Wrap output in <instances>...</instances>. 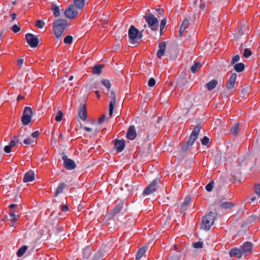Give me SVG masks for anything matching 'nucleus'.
Segmentation results:
<instances>
[{"label":"nucleus","instance_id":"nucleus-1","mask_svg":"<svg viewBox=\"0 0 260 260\" xmlns=\"http://www.w3.org/2000/svg\"><path fill=\"white\" fill-rule=\"evenodd\" d=\"M68 25L67 20L65 19H58L55 21L53 25V29L55 37L59 38Z\"/></svg>","mask_w":260,"mask_h":260},{"label":"nucleus","instance_id":"nucleus-2","mask_svg":"<svg viewBox=\"0 0 260 260\" xmlns=\"http://www.w3.org/2000/svg\"><path fill=\"white\" fill-rule=\"evenodd\" d=\"M217 216V213L211 211L209 214L204 216L202 217V222L201 223V229L206 231H208L211 225H213L214 220Z\"/></svg>","mask_w":260,"mask_h":260},{"label":"nucleus","instance_id":"nucleus-3","mask_svg":"<svg viewBox=\"0 0 260 260\" xmlns=\"http://www.w3.org/2000/svg\"><path fill=\"white\" fill-rule=\"evenodd\" d=\"M149 27L153 31H156L158 28L159 21L158 19L151 13H146L144 16Z\"/></svg>","mask_w":260,"mask_h":260},{"label":"nucleus","instance_id":"nucleus-4","mask_svg":"<svg viewBox=\"0 0 260 260\" xmlns=\"http://www.w3.org/2000/svg\"><path fill=\"white\" fill-rule=\"evenodd\" d=\"M129 43L134 47L140 44L141 41L138 40L139 30L134 25H131L128 31Z\"/></svg>","mask_w":260,"mask_h":260},{"label":"nucleus","instance_id":"nucleus-5","mask_svg":"<svg viewBox=\"0 0 260 260\" xmlns=\"http://www.w3.org/2000/svg\"><path fill=\"white\" fill-rule=\"evenodd\" d=\"M10 210L9 211V216L6 215L4 220L6 221H10L11 226L13 227L16 223V215L15 214L16 204H12L9 205Z\"/></svg>","mask_w":260,"mask_h":260},{"label":"nucleus","instance_id":"nucleus-6","mask_svg":"<svg viewBox=\"0 0 260 260\" xmlns=\"http://www.w3.org/2000/svg\"><path fill=\"white\" fill-rule=\"evenodd\" d=\"M32 115V111L31 108L29 107H25L21 117V121L23 125H26L28 124L30 122Z\"/></svg>","mask_w":260,"mask_h":260},{"label":"nucleus","instance_id":"nucleus-7","mask_svg":"<svg viewBox=\"0 0 260 260\" xmlns=\"http://www.w3.org/2000/svg\"><path fill=\"white\" fill-rule=\"evenodd\" d=\"M159 180L154 179L144 190L143 194L148 195L154 192L158 187Z\"/></svg>","mask_w":260,"mask_h":260},{"label":"nucleus","instance_id":"nucleus-8","mask_svg":"<svg viewBox=\"0 0 260 260\" xmlns=\"http://www.w3.org/2000/svg\"><path fill=\"white\" fill-rule=\"evenodd\" d=\"M62 159L63 160V166L68 170H72L76 168V165L74 161L70 158L64 153L62 154Z\"/></svg>","mask_w":260,"mask_h":260},{"label":"nucleus","instance_id":"nucleus-9","mask_svg":"<svg viewBox=\"0 0 260 260\" xmlns=\"http://www.w3.org/2000/svg\"><path fill=\"white\" fill-rule=\"evenodd\" d=\"M202 128L201 124H198L193 129L192 132L189 140L187 141L190 145H192L194 141L198 138L199 132Z\"/></svg>","mask_w":260,"mask_h":260},{"label":"nucleus","instance_id":"nucleus-10","mask_svg":"<svg viewBox=\"0 0 260 260\" xmlns=\"http://www.w3.org/2000/svg\"><path fill=\"white\" fill-rule=\"evenodd\" d=\"M78 12L76 10L73 5H71L64 11V14L66 17L70 19H74L78 15Z\"/></svg>","mask_w":260,"mask_h":260},{"label":"nucleus","instance_id":"nucleus-11","mask_svg":"<svg viewBox=\"0 0 260 260\" xmlns=\"http://www.w3.org/2000/svg\"><path fill=\"white\" fill-rule=\"evenodd\" d=\"M25 39L27 43L31 47L35 48L39 44L38 39L31 34H27L25 35Z\"/></svg>","mask_w":260,"mask_h":260},{"label":"nucleus","instance_id":"nucleus-12","mask_svg":"<svg viewBox=\"0 0 260 260\" xmlns=\"http://www.w3.org/2000/svg\"><path fill=\"white\" fill-rule=\"evenodd\" d=\"M110 98L112 99V100L110 101L109 104V115L110 117H111L113 114V110L114 108V107L115 106V101H116V98L115 93L113 91H111L110 92Z\"/></svg>","mask_w":260,"mask_h":260},{"label":"nucleus","instance_id":"nucleus-13","mask_svg":"<svg viewBox=\"0 0 260 260\" xmlns=\"http://www.w3.org/2000/svg\"><path fill=\"white\" fill-rule=\"evenodd\" d=\"M237 77V75L236 73H234L232 74L230 79L226 83V88L229 90H231L233 88L234 85L235 84L236 80Z\"/></svg>","mask_w":260,"mask_h":260},{"label":"nucleus","instance_id":"nucleus-14","mask_svg":"<svg viewBox=\"0 0 260 260\" xmlns=\"http://www.w3.org/2000/svg\"><path fill=\"white\" fill-rule=\"evenodd\" d=\"M136 136L137 133L135 126L134 125L130 126L127 132L126 138L131 140H133Z\"/></svg>","mask_w":260,"mask_h":260},{"label":"nucleus","instance_id":"nucleus-15","mask_svg":"<svg viewBox=\"0 0 260 260\" xmlns=\"http://www.w3.org/2000/svg\"><path fill=\"white\" fill-rule=\"evenodd\" d=\"M114 145L117 151L121 152L125 147V141L124 140L116 139Z\"/></svg>","mask_w":260,"mask_h":260},{"label":"nucleus","instance_id":"nucleus-16","mask_svg":"<svg viewBox=\"0 0 260 260\" xmlns=\"http://www.w3.org/2000/svg\"><path fill=\"white\" fill-rule=\"evenodd\" d=\"M242 249V253H250L252 249V244L249 242H246L241 246Z\"/></svg>","mask_w":260,"mask_h":260},{"label":"nucleus","instance_id":"nucleus-17","mask_svg":"<svg viewBox=\"0 0 260 260\" xmlns=\"http://www.w3.org/2000/svg\"><path fill=\"white\" fill-rule=\"evenodd\" d=\"M159 49L157 52V56L158 58L161 57L165 54L166 47V43L165 42L163 41L159 44Z\"/></svg>","mask_w":260,"mask_h":260},{"label":"nucleus","instance_id":"nucleus-18","mask_svg":"<svg viewBox=\"0 0 260 260\" xmlns=\"http://www.w3.org/2000/svg\"><path fill=\"white\" fill-rule=\"evenodd\" d=\"M230 255L231 257L236 256L239 258L242 256V252L241 249L238 248H233L231 250Z\"/></svg>","mask_w":260,"mask_h":260},{"label":"nucleus","instance_id":"nucleus-19","mask_svg":"<svg viewBox=\"0 0 260 260\" xmlns=\"http://www.w3.org/2000/svg\"><path fill=\"white\" fill-rule=\"evenodd\" d=\"M35 179V173L32 171H29L27 172L23 177V181L27 182L28 181H32Z\"/></svg>","mask_w":260,"mask_h":260},{"label":"nucleus","instance_id":"nucleus-20","mask_svg":"<svg viewBox=\"0 0 260 260\" xmlns=\"http://www.w3.org/2000/svg\"><path fill=\"white\" fill-rule=\"evenodd\" d=\"M15 136L13 137V140H12L9 145L6 146L4 148V151L5 152L9 153L11 151V148L15 146L16 145V140L15 139Z\"/></svg>","mask_w":260,"mask_h":260},{"label":"nucleus","instance_id":"nucleus-21","mask_svg":"<svg viewBox=\"0 0 260 260\" xmlns=\"http://www.w3.org/2000/svg\"><path fill=\"white\" fill-rule=\"evenodd\" d=\"M79 116L82 120L85 121L87 119V112L85 104L80 108Z\"/></svg>","mask_w":260,"mask_h":260},{"label":"nucleus","instance_id":"nucleus-22","mask_svg":"<svg viewBox=\"0 0 260 260\" xmlns=\"http://www.w3.org/2000/svg\"><path fill=\"white\" fill-rule=\"evenodd\" d=\"M147 248L148 246H145L139 249L136 257V260H139L146 252Z\"/></svg>","mask_w":260,"mask_h":260},{"label":"nucleus","instance_id":"nucleus-23","mask_svg":"<svg viewBox=\"0 0 260 260\" xmlns=\"http://www.w3.org/2000/svg\"><path fill=\"white\" fill-rule=\"evenodd\" d=\"M74 6L78 9H82L85 5V0H74Z\"/></svg>","mask_w":260,"mask_h":260},{"label":"nucleus","instance_id":"nucleus-24","mask_svg":"<svg viewBox=\"0 0 260 260\" xmlns=\"http://www.w3.org/2000/svg\"><path fill=\"white\" fill-rule=\"evenodd\" d=\"M123 206V203L120 202L111 211V214L113 216L115 215L117 213H118L122 208Z\"/></svg>","mask_w":260,"mask_h":260},{"label":"nucleus","instance_id":"nucleus-25","mask_svg":"<svg viewBox=\"0 0 260 260\" xmlns=\"http://www.w3.org/2000/svg\"><path fill=\"white\" fill-rule=\"evenodd\" d=\"M103 66L102 64H96L93 67L92 73L93 74L99 75L102 72Z\"/></svg>","mask_w":260,"mask_h":260},{"label":"nucleus","instance_id":"nucleus-26","mask_svg":"<svg viewBox=\"0 0 260 260\" xmlns=\"http://www.w3.org/2000/svg\"><path fill=\"white\" fill-rule=\"evenodd\" d=\"M28 247L26 245H23L21 246L17 250V257H22L26 252Z\"/></svg>","mask_w":260,"mask_h":260},{"label":"nucleus","instance_id":"nucleus-27","mask_svg":"<svg viewBox=\"0 0 260 260\" xmlns=\"http://www.w3.org/2000/svg\"><path fill=\"white\" fill-rule=\"evenodd\" d=\"M51 10L53 13V15L55 17H58L60 14V10L58 6H56L55 4H52Z\"/></svg>","mask_w":260,"mask_h":260},{"label":"nucleus","instance_id":"nucleus-28","mask_svg":"<svg viewBox=\"0 0 260 260\" xmlns=\"http://www.w3.org/2000/svg\"><path fill=\"white\" fill-rule=\"evenodd\" d=\"M233 66L234 70L238 73L243 71L245 69V65L242 62L236 63Z\"/></svg>","mask_w":260,"mask_h":260},{"label":"nucleus","instance_id":"nucleus-29","mask_svg":"<svg viewBox=\"0 0 260 260\" xmlns=\"http://www.w3.org/2000/svg\"><path fill=\"white\" fill-rule=\"evenodd\" d=\"M218 82L216 80H212L206 84V86L209 90H213L217 85Z\"/></svg>","mask_w":260,"mask_h":260},{"label":"nucleus","instance_id":"nucleus-30","mask_svg":"<svg viewBox=\"0 0 260 260\" xmlns=\"http://www.w3.org/2000/svg\"><path fill=\"white\" fill-rule=\"evenodd\" d=\"M91 248L90 247H86L84 249L83 251V256L85 258H88L91 254Z\"/></svg>","mask_w":260,"mask_h":260},{"label":"nucleus","instance_id":"nucleus-31","mask_svg":"<svg viewBox=\"0 0 260 260\" xmlns=\"http://www.w3.org/2000/svg\"><path fill=\"white\" fill-rule=\"evenodd\" d=\"M66 185L64 183H61L57 188V190H56L55 193V197H57L58 194L62 192L63 189L65 188Z\"/></svg>","mask_w":260,"mask_h":260},{"label":"nucleus","instance_id":"nucleus-32","mask_svg":"<svg viewBox=\"0 0 260 260\" xmlns=\"http://www.w3.org/2000/svg\"><path fill=\"white\" fill-rule=\"evenodd\" d=\"M239 128V123L236 124L234 126H233L231 128V132L234 136H236L237 135Z\"/></svg>","mask_w":260,"mask_h":260},{"label":"nucleus","instance_id":"nucleus-33","mask_svg":"<svg viewBox=\"0 0 260 260\" xmlns=\"http://www.w3.org/2000/svg\"><path fill=\"white\" fill-rule=\"evenodd\" d=\"M200 67L201 63L200 62H195L193 65L191 67V72L195 73Z\"/></svg>","mask_w":260,"mask_h":260},{"label":"nucleus","instance_id":"nucleus-34","mask_svg":"<svg viewBox=\"0 0 260 260\" xmlns=\"http://www.w3.org/2000/svg\"><path fill=\"white\" fill-rule=\"evenodd\" d=\"M167 23V19L164 18L160 21V34L161 35L163 33V30L165 28V26Z\"/></svg>","mask_w":260,"mask_h":260},{"label":"nucleus","instance_id":"nucleus-35","mask_svg":"<svg viewBox=\"0 0 260 260\" xmlns=\"http://www.w3.org/2000/svg\"><path fill=\"white\" fill-rule=\"evenodd\" d=\"M186 83V79L183 77H181L177 80V85L179 87H181Z\"/></svg>","mask_w":260,"mask_h":260},{"label":"nucleus","instance_id":"nucleus-36","mask_svg":"<svg viewBox=\"0 0 260 260\" xmlns=\"http://www.w3.org/2000/svg\"><path fill=\"white\" fill-rule=\"evenodd\" d=\"M169 57L171 59H175L177 58V54L175 50H169Z\"/></svg>","mask_w":260,"mask_h":260},{"label":"nucleus","instance_id":"nucleus-37","mask_svg":"<svg viewBox=\"0 0 260 260\" xmlns=\"http://www.w3.org/2000/svg\"><path fill=\"white\" fill-rule=\"evenodd\" d=\"M189 24V20L188 18H185L182 21V24L181 25L180 28L184 30L188 27V25Z\"/></svg>","mask_w":260,"mask_h":260},{"label":"nucleus","instance_id":"nucleus-38","mask_svg":"<svg viewBox=\"0 0 260 260\" xmlns=\"http://www.w3.org/2000/svg\"><path fill=\"white\" fill-rule=\"evenodd\" d=\"M246 25L245 23H242L240 27L238 28V33L240 36H241L244 34V30L246 29Z\"/></svg>","mask_w":260,"mask_h":260},{"label":"nucleus","instance_id":"nucleus-39","mask_svg":"<svg viewBox=\"0 0 260 260\" xmlns=\"http://www.w3.org/2000/svg\"><path fill=\"white\" fill-rule=\"evenodd\" d=\"M233 206L234 205L231 202H224L221 205V207L224 209H229Z\"/></svg>","mask_w":260,"mask_h":260},{"label":"nucleus","instance_id":"nucleus-40","mask_svg":"<svg viewBox=\"0 0 260 260\" xmlns=\"http://www.w3.org/2000/svg\"><path fill=\"white\" fill-rule=\"evenodd\" d=\"M252 54V52L250 51V50L249 48H245L244 49V52L243 53V56L246 57L248 58L249 56H250Z\"/></svg>","mask_w":260,"mask_h":260},{"label":"nucleus","instance_id":"nucleus-41","mask_svg":"<svg viewBox=\"0 0 260 260\" xmlns=\"http://www.w3.org/2000/svg\"><path fill=\"white\" fill-rule=\"evenodd\" d=\"M240 60V56L239 55H235L232 59L231 61V65L234 66L236 64V62L239 61Z\"/></svg>","mask_w":260,"mask_h":260},{"label":"nucleus","instance_id":"nucleus-42","mask_svg":"<svg viewBox=\"0 0 260 260\" xmlns=\"http://www.w3.org/2000/svg\"><path fill=\"white\" fill-rule=\"evenodd\" d=\"M63 41L65 44H71L73 41V37L71 36H67L64 38Z\"/></svg>","mask_w":260,"mask_h":260},{"label":"nucleus","instance_id":"nucleus-43","mask_svg":"<svg viewBox=\"0 0 260 260\" xmlns=\"http://www.w3.org/2000/svg\"><path fill=\"white\" fill-rule=\"evenodd\" d=\"M63 113L61 111L57 112L56 116L55 117V120L56 121H60L62 119Z\"/></svg>","mask_w":260,"mask_h":260},{"label":"nucleus","instance_id":"nucleus-44","mask_svg":"<svg viewBox=\"0 0 260 260\" xmlns=\"http://www.w3.org/2000/svg\"><path fill=\"white\" fill-rule=\"evenodd\" d=\"M101 82L107 88L110 89V88L111 87V85L109 80L104 79L102 80Z\"/></svg>","mask_w":260,"mask_h":260},{"label":"nucleus","instance_id":"nucleus-45","mask_svg":"<svg viewBox=\"0 0 260 260\" xmlns=\"http://www.w3.org/2000/svg\"><path fill=\"white\" fill-rule=\"evenodd\" d=\"M45 25V22L41 20H37L36 22V25L39 28H42Z\"/></svg>","mask_w":260,"mask_h":260},{"label":"nucleus","instance_id":"nucleus-46","mask_svg":"<svg viewBox=\"0 0 260 260\" xmlns=\"http://www.w3.org/2000/svg\"><path fill=\"white\" fill-rule=\"evenodd\" d=\"M203 242L198 241L192 243V246L194 248H201L203 247Z\"/></svg>","mask_w":260,"mask_h":260},{"label":"nucleus","instance_id":"nucleus-47","mask_svg":"<svg viewBox=\"0 0 260 260\" xmlns=\"http://www.w3.org/2000/svg\"><path fill=\"white\" fill-rule=\"evenodd\" d=\"M201 143L203 145H207L210 143V139L207 137L205 136L201 140Z\"/></svg>","mask_w":260,"mask_h":260},{"label":"nucleus","instance_id":"nucleus-48","mask_svg":"<svg viewBox=\"0 0 260 260\" xmlns=\"http://www.w3.org/2000/svg\"><path fill=\"white\" fill-rule=\"evenodd\" d=\"M213 184H214L213 181L210 182L206 186V189L207 191H208L209 192L212 191V190L213 189Z\"/></svg>","mask_w":260,"mask_h":260},{"label":"nucleus","instance_id":"nucleus-49","mask_svg":"<svg viewBox=\"0 0 260 260\" xmlns=\"http://www.w3.org/2000/svg\"><path fill=\"white\" fill-rule=\"evenodd\" d=\"M191 146V145H190L189 143H188L187 142L185 143L181 147V150L182 151L185 152L186 151L189 147Z\"/></svg>","mask_w":260,"mask_h":260},{"label":"nucleus","instance_id":"nucleus-50","mask_svg":"<svg viewBox=\"0 0 260 260\" xmlns=\"http://www.w3.org/2000/svg\"><path fill=\"white\" fill-rule=\"evenodd\" d=\"M254 191L256 194L260 196V184H255L254 185Z\"/></svg>","mask_w":260,"mask_h":260},{"label":"nucleus","instance_id":"nucleus-51","mask_svg":"<svg viewBox=\"0 0 260 260\" xmlns=\"http://www.w3.org/2000/svg\"><path fill=\"white\" fill-rule=\"evenodd\" d=\"M190 201H191V198L189 196L186 197L185 198L184 201L182 203V204L184 206H187L188 204L190 202Z\"/></svg>","mask_w":260,"mask_h":260},{"label":"nucleus","instance_id":"nucleus-52","mask_svg":"<svg viewBox=\"0 0 260 260\" xmlns=\"http://www.w3.org/2000/svg\"><path fill=\"white\" fill-rule=\"evenodd\" d=\"M155 79L153 78H151L148 81V85L149 87H153L155 85Z\"/></svg>","mask_w":260,"mask_h":260},{"label":"nucleus","instance_id":"nucleus-53","mask_svg":"<svg viewBox=\"0 0 260 260\" xmlns=\"http://www.w3.org/2000/svg\"><path fill=\"white\" fill-rule=\"evenodd\" d=\"M34 142V141L29 138L24 139V140L23 141L24 143L26 145H29L32 142Z\"/></svg>","mask_w":260,"mask_h":260},{"label":"nucleus","instance_id":"nucleus-54","mask_svg":"<svg viewBox=\"0 0 260 260\" xmlns=\"http://www.w3.org/2000/svg\"><path fill=\"white\" fill-rule=\"evenodd\" d=\"M106 115H103L101 117H100L99 119H98V123L99 124H101L102 122H104V121L105 120V118H106Z\"/></svg>","mask_w":260,"mask_h":260},{"label":"nucleus","instance_id":"nucleus-55","mask_svg":"<svg viewBox=\"0 0 260 260\" xmlns=\"http://www.w3.org/2000/svg\"><path fill=\"white\" fill-rule=\"evenodd\" d=\"M181 255L179 254H176L172 256L171 260H180Z\"/></svg>","mask_w":260,"mask_h":260},{"label":"nucleus","instance_id":"nucleus-56","mask_svg":"<svg viewBox=\"0 0 260 260\" xmlns=\"http://www.w3.org/2000/svg\"><path fill=\"white\" fill-rule=\"evenodd\" d=\"M144 29H143L141 31H140L139 30V35H138V41H140V40L142 38V37H143V32L144 31Z\"/></svg>","mask_w":260,"mask_h":260},{"label":"nucleus","instance_id":"nucleus-57","mask_svg":"<svg viewBox=\"0 0 260 260\" xmlns=\"http://www.w3.org/2000/svg\"><path fill=\"white\" fill-rule=\"evenodd\" d=\"M186 209H187V206H184L182 204L181 208L180 209L181 213L184 214L185 211H186Z\"/></svg>","mask_w":260,"mask_h":260},{"label":"nucleus","instance_id":"nucleus-58","mask_svg":"<svg viewBox=\"0 0 260 260\" xmlns=\"http://www.w3.org/2000/svg\"><path fill=\"white\" fill-rule=\"evenodd\" d=\"M39 134L40 133L39 131H35L32 133L31 136L33 138H35L39 136Z\"/></svg>","mask_w":260,"mask_h":260},{"label":"nucleus","instance_id":"nucleus-59","mask_svg":"<svg viewBox=\"0 0 260 260\" xmlns=\"http://www.w3.org/2000/svg\"><path fill=\"white\" fill-rule=\"evenodd\" d=\"M206 7V4L205 2H202V3L200 5V9L201 10H203Z\"/></svg>","mask_w":260,"mask_h":260},{"label":"nucleus","instance_id":"nucleus-60","mask_svg":"<svg viewBox=\"0 0 260 260\" xmlns=\"http://www.w3.org/2000/svg\"><path fill=\"white\" fill-rule=\"evenodd\" d=\"M24 62L23 59H19L17 60V66L22 65Z\"/></svg>","mask_w":260,"mask_h":260},{"label":"nucleus","instance_id":"nucleus-61","mask_svg":"<svg viewBox=\"0 0 260 260\" xmlns=\"http://www.w3.org/2000/svg\"><path fill=\"white\" fill-rule=\"evenodd\" d=\"M61 210L63 212H66L68 210V207L66 205H63L61 207Z\"/></svg>","mask_w":260,"mask_h":260},{"label":"nucleus","instance_id":"nucleus-62","mask_svg":"<svg viewBox=\"0 0 260 260\" xmlns=\"http://www.w3.org/2000/svg\"><path fill=\"white\" fill-rule=\"evenodd\" d=\"M249 91V87H247V88L243 89L242 92L245 94H247Z\"/></svg>","mask_w":260,"mask_h":260},{"label":"nucleus","instance_id":"nucleus-63","mask_svg":"<svg viewBox=\"0 0 260 260\" xmlns=\"http://www.w3.org/2000/svg\"><path fill=\"white\" fill-rule=\"evenodd\" d=\"M24 99L25 97L24 96L19 94L17 96V102L19 100H23Z\"/></svg>","mask_w":260,"mask_h":260},{"label":"nucleus","instance_id":"nucleus-64","mask_svg":"<svg viewBox=\"0 0 260 260\" xmlns=\"http://www.w3.org/2000/svg\"><path fill=\"white\" fill-rule=\"evenodd\" d=\"M184 31L185 30L184 29H182L181 28H180V30H179V35L180 37L182 36L183 34Z\"/></svg>","mask_w":260,"mask_h":260}]
</instances>
